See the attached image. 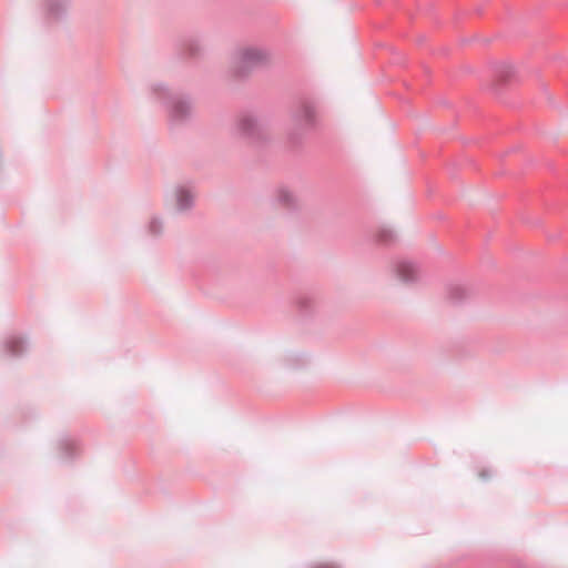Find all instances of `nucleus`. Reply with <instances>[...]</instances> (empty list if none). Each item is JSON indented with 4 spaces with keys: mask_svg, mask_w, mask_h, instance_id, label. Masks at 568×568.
Segmentation results:
<instances>
[{
    "mask_svg": "<svg viewBox=\"0 0 568 568\" xmlns=\"http://www.w3.org/2000/svg\"><path fill=\"white\" fill-rule=\"evenodd\" d=\"M202 39L197 33L189 32L179 36L174 42L175 57L178 60H192L202 55Z\"/></svg>",
    "mask_w": 568,
    "mask_h": 568,
    "instance_id": "nucleus-6",
    "label": "nucleus"
},
{
    "mask_svg": "<svg viewBox=\"0 0 568 568\" xmlns=\"http://www.w3.org/2000/svg\"><path fill=\"white\" fill-rule=\"evenodd\" d=\"M293 129L288 132V140L293 145L302 142L303 134L316 126L315 103L311 99H301L292 110Z\"/></svg>",
    "mask_w": 568,
    "mask_h": 568,
    "instance_id": "nucleus-2",
    "label": "nucleus"
},
{
    "mask_svg": "<svg viewBox=\"0 0 568 568\" xmlns=\"http://www.w3.org/2000/svg\"><path fill=\"white\" fill-rule=\"evenodd\" d=\"M71 0H42V9L47 21L65 19Z\"/></svg>",
    "mask_w": 568,
    "mask_h": 568,
    "instance_id": "nucleus-8",
    "label": "nucleus"
},
{
    "mask_svg": "<svg viewBox=\"0 0 568 568\" xmlns=\"http://www.w3.org/2000/svg\"><path fill=\"white\" fill-rule=\"evenodd\" d=\"M236 134L255 148H263L268 143L264 123L251 113H242L239 116Z\"/></svg>",
    "mask_w": 568,
    "mask_h": 568,
    "instance_id": "nucleus-3",
    "label": "nucleus"
},
{
    "mask_svg": "<svg viewBox=\"0 0 568 568\" xmlns=\"http://www.w3.org/2000/svg\"><path fill=\"white\" fill-rule=\"evenodd\" d=\"M293 301L302 315L306 316L311 313L313 298L308 293L300 292L293 297Z\"/></svg>",
    "mask_w": 568,
    "mask_h": 568,
    "instance_id": "nucleus-14",
    "label": "nucleus"
},
{
    "mask_svg": "<svg viewBox=\"0 0 568 568\" xmlns=\"http://www.w3.org/2000/svg\"><path fill=\"white\" fill-rule=\"evenodd\" d=\"M447 294L449 301L455 305L463 304L468 297L467 288L460 283H449Z\"/></svg>",
    "mask_w": 568,
    "mask_h": 568,
    "instance_id": "nucleus-12",
    "label": "nucleus"
},
{
    "mask_svg": "<svg viewBox=\"0 0 568 568\" xmlns=\"http://www.w3.org/2000/svg\"><path fill=\"white\" fill-rule=\"evenodd\" d=\"M276 203L288 213H294L298 209L295 195L286 187H278L275 196Z\"/></svg>",
    "mask_w": 568,
    "mask_h": 568,
    "instance_id": "nucleus-10",
    "label": "nucleus"
},
{
    "mask_svg": "<svg viewBox=\"0 0 568 568\" xmlns=\"http://www.w3.org/2000/svg\"><path fill=\"white\" fill-rule=\"evenodd\" d=\"M58 445L60 450V458L63 463L73 462L81 453L80 442L67 434H62L60 436Z\"/></svg>",
    "mask_w": 568,
    "mask_h": 568,
    "instance_id": "nucleus-9",
    "label": "nucleus"
},
{
    "mask_svg": "<svg viewBox=\"0 0 568 568\" xmlns=\"http://www.w3.org/2000/svg\"><path fill=\"white\" fill-rule=\"evenodd\" d=\"M397 239L394 230L387 226H382L376 233V241L384 245L393 244Z\"/></svg>",
    "mask_w": 568,
    "mask_h": 568,
    "instance_id": "nucleus-15",
    "label": "nucleus"
},
{
    "mask_svg": "<svg viewBox=\"0 0 568 568\" xmlns=\"http://www.w3.org/2000/svg\"><path fill=\"white\" fill-rule=\"evenodd\" d=\"M494 71L499 80L506 83L515 77L516 68L511 62L501 61L495 64Z\"/></svg>",
    "mask_w": 568,
    "mask_h": 568,
    "instance_id": "nucleus-13",
    "label": "nucleus"
},
{
    "mask_svg": "<svg viewBox=\"0 0 568 568\" xmlns=\"http://www.w3.org/2000/svg\"><path fill=\"white\" fill-rule=\"evenodd\" d=\"M152 97L165 109L171 126L186 124L192 114V98L189 93L173 90L163 82L153 83Z\"/></svg>",
    "mask_w": 568,
    "mask_h": 568,
    "instance_id": "nucleus-1",
    "label": "nucleus"
},
{
    "mask_svg": "<svg viewBox=\"0 0 568 568\" xmlns=\"http://www.w3.org/2000/svg\"><path fill=\"white\" fill-rule=\"evenodd\" d=\"M30 349L28 335L21 333H8L0 342V355L4 358H22Z\"/></svg>",
    "mask_w": 568,
    "mask_h": 568,
    "instance_id": "nucleus-5",
    "label": "nucleus"
},
{
    "mask_svg": "<svg viewBox=\"0 0 568 568\" xmlns=\"http://www.w3.org/2000/svg\"><path fill=\"white\" fill-rule=\"evenodd\" d=\"M397 278L405 284H415L420 278L419 265L410 260H398L394 263Z\"/></svg>",
    "mask_w": 568,
    "mask_h": 568,
    "instance_id": "nucleus-7",
    "label": "nucleus"
},
{
    "mask_svg": "<svg viewBox=\"0 0 568 568\" xmlns=\"http://www.w3.org/2000/svg\"><path fill=\"white\" fill-rule=\"evenodd\" d=\"M267 61V52L253 47L241 50L233 57L232 75L236 79L246 78L253 70L264 65Z\"/></svg>",
    "mask_w": 568,
    "mask_h": 568,
    "instance_id": "nucleus-4",
    "label": "nucleus"
},
{
    "mask_svg": "<svg viewBox=\"0 0 568 568\" xmlns=\"http://www.w3.org/2000/svg\"><path fill=\"white\" fill-rule=\"evenodd\" d=\"M148 231L152 236H160L163 233V222L159 216H153L148 225Z\"/></svg>",
    "mask_w": 568,
    "mask_h": 568,
    "instance_id": "nucleus-16",
    "label": "nucleus"
},
{
    "mask_svg": "<svg viewBox=\"0 0 568 568\" xmlns=\"http://www.w3.org/2000/svg\"><path fill=\"white\" fill-rule=\"evenodd\" d=\"M494 471L490 469V468H484L483 470H480L478 473V477L483 480V481H487L489 480L493 476H494Z\"/></svg>",
    "mask_w": 568,
    "mask_h": 568,
    "instance_id": "nucleus-17",
    "label": "nucleus"
},
{
    "mask_svg": "<svg viewBox=\"0 0 568 568\" xmlns=\"http://www.w3.org/2000/svg\"><path fill=\"white\" fill-rule=\"evenodd\" d=\"M176 210L179 212L190 211L194 206V195L185 186L180 185L176 187Z\"/></svg>",
    "mask_w": 568,
    "mask_h": 568,
    "instance_id": "nucleus-11",
    "label": "nucleus"
},
{
    "mask_svg": "<svg viewBox=\"0 0 568 568\" xmlns=\"http://www.w3.org/2000/svg\"><path fill=\"white\" fill-rule=\"evenodd\" d=\"M314 568H341V567L336 566V565H317Z\"/></svg>",
    "mask_w": 568,
    "mask_h": 568,
    "instance_id": "nucleus-18",
    "label": "nucleus"
}]
</instances>
